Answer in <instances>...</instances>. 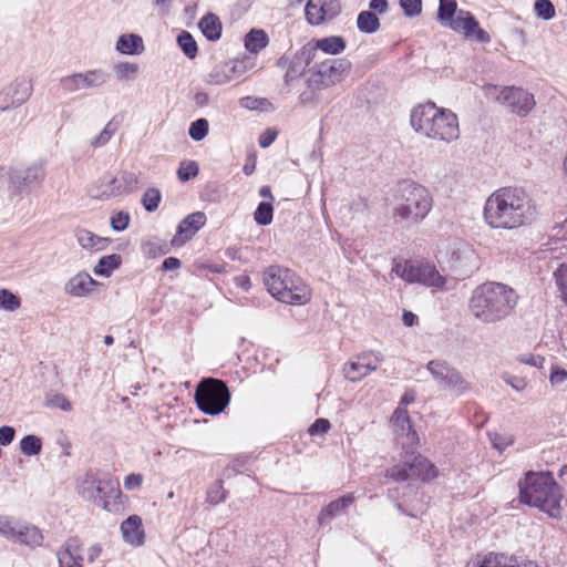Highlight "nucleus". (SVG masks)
Instances as JSON below:
<instances>
[{
  "label": "nucleus",
  "mask_w": 567,
  "mask_h": 567,
  "mask_svg": "<svg viewBox=\"0 0 567 567\" xmlns=\"http://www.w3.org/2000/svg\"><path fill=\"white\" fill-rule=\"evenodd\" d=\"M44 177V169L42 164H33L23 171H16L11 175L12 183L19 186H29Z\"/></svg>",
  "instance_id": "26"
},
{
  "label": "nucleus",
  "mask_w": 567,
  "mask_h": 567,
  "mask_svg": "<svg viewBox=\"0 0 567 567\" xmlns=\"http://www.w3.org/2000/svg\"><path fill=\"white\" fill-rule=\"evenodd\" d=\"M518 486L522 503L538 507L553 518L560 517L563 493L550 472H528Z\"/></svg>",
  "instance_id": "4"
},
{
  "label": "nucleus",
  "mask_w": 567,
  "mask_h": 567,
  "mask_svg": "<svg viewBox=\"0 0 567 567\" xmlns=\"http://www.w3.org/2000/svg\"><path fill=\"white\" fill-rule=\"evenodd\" d=\"M121 265V256L116 254L103 256L93 268V272L97 276L109 277L111 272Z\"/></svg>",
  "instance_id": "37"
},
{
  "label": "nucleus",
  "mask_w": 567,
  "mask_h": 567,
  "mask_svg": "<svg viewBox=\"0 0 567 567\" xmlns=\"http://www.w3.org/2000/svg\"><path fill=\"white\" fill-rule=\"evenodd\" d=\"M76 239L79 245L84 249L94 251L103 250L107 247L110 240L107 238L99 237L86 229H80L76 231Z\"/></svg>",
  "instance_id": "29"
},
{
  "label": "nucleus",
  "mask_w": 567,
  "mask_h": 567,
  "mask_svg": "<svg viewBox=\"0 0 567 567\" xmlns=\"http://www.w3.org/2000/svg\"><path fill=\"white\" fill-rule=\"evenodd\" d=\"M33 84L25 76H18L0 90V111L20 107L32 95Z\"/></svg>",
  "instance_id": "15"
},
{
  "label": "nucleus",
  "mask_w": 567,
  "mask_h": 567,
  "mask_svg": "<svg viewBox=\"0 0 567 567\" xmlns=\"http://www.w3.org/2000/svg\"><path fill=\"white\" fill-rule=\"evenodd\" d=\"M274 215V207L270 202L259 203L257 209L254 213V219L256 224L260 226H267L271 224Z\"/></svg>",
  "instance_id": "42"
},
{
  "label": "nucleus",
  "mask_w": 567,
  "mask_h": 567,
  "mask_svg": "<svg viewBox=\"0 0 567 567\" xmlns=\"http://www.w3.org/2000/svg\"><path fill=\"white\" fill-rule=\"evenodd\" d=\"M323 0H309L305 8L306 19L310 24L318 25L324 21Z\"/></svg>",
  "instance_id": "38"
},
{
  "label": "nucleus",
  "mask_w": 567,
  "mask_h": 567,
  "mask_svg": "<svg viewBox=\"0 0 567 567\" xmlns=\"http://www.w3.org/2000/svg\"><path fill=\"white\" fill-rule=\"evenodd\" d=\"M117 186H121V194L135 192L138 188V177L134 172L124 171Z\"/></svg>",
  "instance_id": "45"
},
{
  "label": "nucleus",
  "mask_w": 567,
  "mask_h": 567,
  "mask_svg": "<svg viewBox=\"0 0 567 567\" xmlns=\"http://www.w3.org/2000/svg\"><path fill=\"white\" fill-rule=\"evenodd\" d=\"M130 220L128 213L118 212L111 217V227L115 231H123L128 227Z\"/></svg>",
  "instance_id": "55"
},
{
  "label": "nucleus",
  "mask_w": 567,
  "mask_h": 567,
  "mask_svg": "<svg viewBox=\"0 0 567 567\" xmlns=\"http://www.w3.org/2000/svg\"><path fill=\"white\" fill-rule=\"evenodd\" d=\"M560 298L567 305V261L561 264L554 272Z\"/></svg>",
  "instance_id": "49"
},
{
  "label": "nucleus",
  "mask_w": 567,
  "mask_h": 567,
  "mask_svg": "<svg viewBox=\"0 0 567 567\" xmlns=\"http://www.w3.org/2000/svg\"><path fill=\"white\" fill-rule=\"evenodd\" d=\"M357 27L362 33H374L380 28V20L372 11H361L357 19Z\"/></svg>",
  "instance_id": "35"
},
{
  "label": "nucleus",
  "mask_w": 567,
  "mask_h": 567,
  "mask_svg": "<svg viewBox=\"0 0 567 567\" xmlns=\"http://www.w3.org/2000/svg\"><path fill=\"white\" fill-rule=\"evenodd\" d=\"M518 302L516 291L502 282L486 281L471 293L467 309L483 324H495L506 320Z\"/></svg>",
  "instance_id": "2"
},
{
  "label": "nucleus",
  "mask_w": 567,
  "mask_h": 567,
  "mask_svg": "<svg viewBox=\"0 0 567 567\" xmlns=\"http://www.w3.org/2000/svg\"><path fill=\"white\" fill-rule=\"evenodd\" d=\"M226 499V492L220 481L215 482L207 491L206 501L210 505H218Z\"/></svg>",
  "instance_id": "50"
},
{
  "label": "nucleus",
  "mask_w": 567,
  "mask_h": 567,
  "mask_svg": "<svg viewBox=\"0 0 567 567\" xmlns=\"http://www.w3.org/2000/svg\"><path fill=\"white\" fill-rule=\"evenodd\" d=\"M96 285V280H94L87 272L82 271L69 279L65 285V291L74 297H84L92 292Z\"/></svg>",
  "instance_id": "22"
},
{
  "label": "nucleus",
  "mask_w": 567,
  "mask_h": 567,
  "mask_svg": "<svg viewBox=\"0 0 567 567\" xmlns=\"http://www.w3.org/2000/svg\"><path fill=\"white\" fill-rule=\"evenodd\" d=\"M426 368L439 386H443L456 396H462L473 389L472 383L446 361L431 360Z\"/></svg>",
  "instance_id": "13"
},
{
  "label": "nucleus",
  "mask_w": 567,
  "mask_h": 567,
  "mask_svg": "<svg viewBox=\"0 0 567 567\" xmlns=\"http://www.w3.org/2000/svg\"><path fill=\"white\" fill-rule=\"evenodd\" d=\"M484 94L486 97L508 106L513 113L522 117L528 115L536 105L534 95L522 87H498L488 84L484 86Z\"/></svg>",
  "instance_id": "11"
},
{
  "label": "nucleus",
  "mask_w": 567,
  "mask_h": 567,
  "mask_svg": "<svg viewBox=\"0 0 567 567\" xmlns=\"http://www.w3.org/2000/svg\"><path fill=\"white\" fill-rule=\"evenodd\" d=\"M16 524L8 516H0V536L11 539L14 537Z\"/></svg>",
  "instance_id": "57"
},
{
  "label": "nucleus",
  "mask_w": 567,
  "mask_h": 567,
  "mask_svg": "<svg viewBox=\"0 0 567 567\" xmlns=\"http://www.w3.org/2000/svg\"><path fill=\"white\" fill-rule=\"evenodd\" d=\"M483 216L493 229L513 230L532 221L534 208L524 189L501 187L487 197Z\"/></svg>",
  "instance_id": "1"
},
{
  "label": "nucleus",
  "mask_w": 567,
  "mask_h": 567,
  "mask_svg": "<svg viewBox=\"0 0 567 567\" xmlns=\"http://www.w3.org/2000/svg\"><path fill=\"white\" fill-rule=\"evenodd\" d=\"M400 7L406 17L413 18L422 12V0H400Z\"/></svg>",
  "instance_id": "54"
},
{
  "label": "nucleus",
  "mask_w": 567,
  "mask_h": 567,
  "mask_svg": "<svg viewBox=\"0 0 567 567\" xmlns=\"http://www.w3.org/2000/svg\"><path fill=\"white\" fill-rule=\"evenodd\" d=\"M330 422L327 419H317L309 427L310 435L324 434L330 430Z\"/></svg>",
  "instance_id": "59"
},
{
  "label": "nucleus",
  "mask_w": 567,
  "mask_h": 567,
  "mask_svg": "<svg viewBox=\"0 0 567 567\" xmlns=\"http://www.w3.org/2000/svg\"><path fill=\"white\" fill-rule=\"evenodd\" d=\"M206 215L203 212H195L184 218L178 227L177 234L172 240L174 246H182L189 240L205 224Z\"/></svg>",
  "instance_id": "18"
},
{
  "label": "nucleus",
  "mask_w": 567,
  "mask_h": 567,
  "mask_svg": "<svg viewBox=\"0 0 567 567\" xmlns=\"http://www.w3.org/2000/svg\"><path fill=\"white\" fill-rule=\"evenodd\" d=\"M466 567H513V559L503 554L489 553L485 556H477L467 563Z\"/></svg>",
  "instance_id": "28"
},
{
  "label": "nucleus",
  "mask_w": 567,
  "mask_h": 567,
  "mask_svg": "<svg viewBox=\"0 0 567 567\" xmlns=\"http://www.w3.org/2000/svg\"><path fill=\"white\" fill-rule=\"evenodd\" d=\"M432 204L427 188L414 182H403L394 195L393 216L406 225L419 224L429 215Z\"/></svg>",
  "instance_id": "7"
},
{
  "label": "nucleus",
  "mask_w": 567,
  "mask_h": 567,
  "mask_svg": "<svg viewBox=\"0 0 567 567\" xmlns=\"http://www.w3.org/2000/svg\"><path fill=\"white\" fill-rule=\"evenodd\" d=\"M392 271L409 284H420L440 290H443L446 285V277L441 275L435 265L429 261L396 262Z\"/></svg>",
  "instance_id": "10"
},
{
  "label": "nucleus",
  "mask_w": 567,
  "mask_h": 567,
  "mask_svg": "<svg viewBox=\"0 0 567 567\" xmlns=\"http://www.w3.org/2000/svg\"><path fill=\"white\" fill-rule=\"evenodd\" d=\"M381 362L382 357L379 353H363L351 361V369L363 368L362 373L367 377L370 372L375 371Z\"/></svg>",
  "instance_id": "33"
},
{
  "label": "nucleus",
  "mask_w": 567,
  "mask_h": 567,
  "mask_svg": "<svg viewBox=\"0 0 567 567\" xmlns=\"http://www.w3.org/2000/svg\"><path fill=\"white\" fill-rule=\"evenodd\" d=\"M110 81V74L103 69H90L62 76L59 85L65 94L84 90H99Z\"/></svg>",
  "instance_id": "14"
},
{
  "label": "nucleus",
  "mask_w": 567,
  "mask_h": 567,
  "mask_svg": "<svg viewBox=\"0 0 567 567\" xmlns=\"http://www.w3.org/2000/svg\"><path fill=\"white\" fill-rule=\"evenodd\" d=\"M324 11L323 17L324 19H332L334 18L341 10L340 3L338 0H328L323 1Z\"/></svg>",
  "instance_id": "60"
},
{
  "label": "nucleus",
  "mask_w": 567,
  "mask_h": 567,
  "mask_svg": "<svg viewBox=\"0 0 567 567\" xmlns=\"http://www.w3.org/2000/svg\"><path fill=\"white\" fill-rule=\"evenodd\" d=\"M410 123L417 134L430 140L451 143L460 136L457 115L433 102L414 106L411 110Z\"/></svg>",
  "instance_id": "3"
},
{
  "label": "nucleus",
  "mask_w": 567,
  "mask_h": 567,
  "mask_svg": "<svg viewBox=\"0 0 567 567\" xmlns=\"http://www.w3.org/2000/svg\"><path fill=\"white\" fill-rule=\"evenodd\" d=\"M20 307V299L7 289L0 290V308L14 311Z\"/></svg>",
  "instance_id": "51"
},
{
  "label": "nucleus",
  "mask_w": 567,
  "mask_h": 567,
  "mask_svg": "<svg viewBox=\"0 0 567 567\" xmlns=\"http://www.w3.org/2000/svg\"><path fill=\"white\" fill-rule=\"evenodd\" d=\"M16 435V431L13 427L4 425L0 427V445H9Z\"/></svg>",
  "instance_id": "64"
},
{
  "label": "nucleus",
  "mask_w": 567,
  "mask_h": 567,
  "mask_svg": "<svg viewBox=\"0 0 567 567\" xmlns=\"http://www.w3.org/2000/svg\"><path fill=\"white\" fill-rule=\"evenodd\" d=\"M121 532L126 543L136 546L143 544L144 530L140 516L132 515L126 518L121 525Z\"/></svg>",
  "instance_id": "23"
},
{
  "label": "nucleus",
  "mask_w": 567,
  "mask_h": 567,
  "mask_svg": "<svg viewBox=\"0 0 567 567\" xmlns=\"http://www.w3.org/2000/svg\"><path fill=\"white\" fill-rule=\"evenodd\" d=\"M437 20L444 27L462 33L480 43H489L491 35L483 30L475 17L466 10H457L456 0H440Z\"/></svg>",
  "instance_id": "8"
},
{
  "label": "nucleus",
  "mask_w": 567,
  "mask_h": 567,
  "mask_svg": "<svg viewBox=\"0 0 567 567\" xmlns=\"http://www.w3.org/2000/svg\"><path fill=\"white\" fill-rule=\"evenodd\" d=\"M20 544H24L31 547L41 546L43 542V535L41 530L33 525L16 524L14 537Z\"/></svg>",
  "instance_id": "25"
},
{
  "label": "nucleus",
  "mask_w": 567,
  "mask_h": 567,
  "mask_svg": "<svg viewBox=\"0 0 567 567\" xmlns=\"http://www.w3.org/2000/svg\"><path fill=\"white\" fill-rule=\"evenodd\" d=\"M354 503V497L352 494L344 495L336 501L330 502L326 507H323L318 516L319 524L326 525L329 523L334 516L341 514L346 511L350 505Z\"/></svg>",
  "instance_id": "24"
},
{
  "label": "nucleus",
  "mask_w": 567,
  "mask_h": 567,
  "mask_svg": "<svg viewBox=\"0 0 567 567\" xmlns=\"http://www.w3.org/2000/svg\"><path fill=\"white\" fill-rule=\"evenodd\" d=\"M534 12L537 18L545 21L551 20L556 14L555 7L550 0H536Z\"/></svg>",
  "instance_id": "44"
},
{
  "label": "nucleus",
  "mask_w": 567,
  "mask_h": 567,
  "mask_svg": "<svg viewBox=\"0 0 567 567\" xmlns=\"http://www.w3.org/2000/svg\"><path fill=\"white\" fill-rule=\"evenodd\" d=\"M239 104L247 110H262L268 101L264 97L245 96L239 100Z\"/></svg>",
  "instance_id": "56"
},
{
  "label": "nucleus",
  "mask_w": 567,
  "mask_h": 567,
  "mask_svg": "<svg viewBox=\"0 0 567 567\" xmlns=\"http://www.w3.org/2000/svg\"><path fill=\"white\" fill-rule=\"evenodd\" d=\"M363 368L358 367L357 369H351V362L344 365L343 372L346 378L351 382L360 381L365 374L362 373Z\"/></svg>",
  "instance_id": "61"
},
{
  "label": "nucleus",
  "mask_w": 567,
  "mask_h": 567,
  "mask_svg": "<svg viewBox=\"0 0 567 567\" xmlns=\"http://www.w3.org/2000/svg\"><path fill=\"white\" fill-rule=\"evenodd\" d=\"M177 44L188 59H194L197 55V43L188 31H182L177 35Z\"/></svg>",
  "instance_id": "40"
},
{
  "label": "nucleus",
  "mask_w": 567,
  "mask_h": 567,
  "mask_svg": "<svg viewBox=\"0 0 567 567\" xmlns=\"http://www.w3.org/2000/svg\"><path fill=\"white\" fill-rule=\"evenodd\" d=\"M82 543L78 537L69 538L58 551L59 567H83Z\"/></svg>",
  "instance_id": "19"
},
{
  "label": "nucleus",
  "mask_w": 567,
  "mask_h": 567,
  "mask_svg": "<svg viewBox=\"0 0 567 567\" xmlns=\"http://www.w3.org/2000/svg\"><path fill=\"white\" fill-rule=\"evenodd\" d=\"M162 195L159 189L157 188H148L142 197V204L145 208V210L152 213L155 212L158 208V205L161 203Z\"/></svg>",
  "instance_id": "47"
},
{
  "label": "nucleus",
  "mask_w": 567,
  "mask_h": 567,
  "mask_svg": "<svg viewBox=\"0 0 567 567\" xmlns=\"http://www.w3.org/2000/svg\"><path fill=\"white\" fill-rule=\"evenodd\" d=\"M269 38L264 30L252 29L245 37V47L251 53H258L267 47Z\"/></svg>",
  "instance_id": "32"
},
{
  "label": "nucleus",
  "mask_w": 567,
  "mask_h": 567,
  "mask_svg": "<svg viewBox=\"0 0 567 567\" xmlns=\"http://www.w3.org/2000/svg\"><path fill=\"white\" fill-rule=\"evenodd\" d=\"M203 34L209 41H217L221 37V22L214 13L205 14L198 23Z\"/></svg>",
  "instance_id": "30"
},
{
  "label": "nucleus",
  "mask_w": 567,
  "mask_h": 567,
  "mask_svg": "<svg viewBox=\"0 0 567 567\" xmlns=\"http://www.w3.org/2000/svg\"><path fill=\"white\" fill-rule=\"evenodd\" d=\"M381 362L382 357L379 353H363L351 361V369L363 368L362 373L367 377L370 372L375 371Z\"/></svg>",
  "instance_id": "34"
},
{
  "label": "nucleus",
  "mask_w": 567,
  "mask_h": 567,
  "mask_svg": "<svg viewBox=\"0 0 567 567\" xmlns=\"http://www.w3.org/2000/svg\"><path fill=\"white\" fill-rule=\"evenodd\" d=\"M115 49L122 54H141L144 51L143 39L134 33L122 34L116 41Z\"/></svg>",
  "instance_id": "27"
},
{
  "label": "nucleus",
  "mask_w": 567,
  "mask_h": 567,
  "mask_svg": "<svg viewBox=\"0 0 567 567\" xmlns=\"http://www.w3.org/2000/svg\"><path fill=\"white\" fill-rule=\"evenodd\" d=\"M351 63L347 59H327L317 64L307 83L311 90H321L341 82L349 73Z\"/></svg>",
  "instance_id": "12"
},
{
  "label": "nucleus",
  "mask_w": 567,
  "mask_h": 567,
  "mask_svg": "<svg viewBox=\"0 0 567 567\" xmlns=\"http://www.w3.org/2000/svg\"><path fill=\"white\" fill-rule=\"evenodd\" d=\"M199 168L194 161H184L181 163L177 169V176L179 181L187 182L198 175Z\"/></svg>",
  "instance_id": "48"
},
{
  "label": "nucleus",
  "mask_w": 567,
  "mask_h": 567,
  "mask_svg": "<svg viewBox=\"0 0 567 567\" xmlns=\"http://www.w3.org/2000/svg\"><path fill=\"white\" fill-rule=\"evenodd\" d=\"M195 402L203 413L218 415L228 406L230 392L221 380L203 379L196 388Z\"/></svg>",
  "instance_id": "9"
},
{
  "label": "nucleus",
  "mask_w": 567,
  "mask_h": 567,
  "mask_svg": "<svg viewBox=\"0 0 567 567\" xmlns=\"http://www.w3.org/2000/svg\"><path fill=\"white\" fill-rule=\"evenodd\" d=\"M268 292L278 301L288 305H305L311 298V290L292 270L270 266L262 276Z\"/></svg>",
  "instance_id": "6"
},
{
  "label": "nucleus",
  "mask_w": 567,
  "mask_h": 567,
  "mask_svg": "<svg viewBox=\"0 0 567 567\" xmlns=\"http://www.w3.org/2000/svg\"><path fill=\"white\" fill-rule=\"evenodd\" d=\"M47 405L59 408L62 411H71L72 410V403L69 401V399L61 393H54L47 396Z\"/></svg>",
  "instance_id": "52"
},
{
  "label": "nucleus",
  "mask_w": 567,
  "mask_h": 567,
  "mask_svg": "<svg viewBox=\"0 0 567 567\" xmlns=\"http://www.w3.org/2000/svg\"><path fill=\"white\" fill-rule=\"evenodd\" d=\"M411 463H403L400 465H395L389 471V476L395 481H405L412 478V472L409 471Z\"/></svg>",
  "instance_id": "53"
},
{
  "label": "nucleus",
  "mask_w": 567,
  "mask_h": 567,
  "mask_svg": "<svg viewBox=\"0 0 567 567\" xmlns=\"http://www.w3.org/2000/svg\"><path fill=\"white\" fill-rule=\"evenodd\" d=\"M476 260H477V258H476L474 251L466 245H463V244L456 245L455 244L451 248L450 261H451V266L454 269L471 271L473 268H477Z\"/></svg>",
  "instance_id": "21"
},
{
  "label": "nucleus",
  "mask_w": 567,
  "mask_h": 567,
  "mask_svg": "<svg viewBox=\"0 0 567 567\" xmlns=\"http://www.w3.org/2000/svg\"><path fill=\"white\" fill-rule=\"evenodd\" d=\"M391 426L394 434L402 439V446L410 447L416 444L417 434L412 429L409 412L402 406H398L391 417Z\"/></svg>",
  "instance_id": "16"
},
{
  "label": "nucleus",
  "mask_w": 567,
  "mask_h": 567,
  "mask_svg": "<svg viewBox=\"0 0 567 567\" xmlns=\"http://www.w3.org/2000/svg\"><path fill=\"white\" fill-rule=\"evenodd\" d=\"M87 194L94 199L107 200L121 195V186L115 177L103 176L89 187Z\"/></svg>",
  "instance_id": "20"
},
{
  "label": "nucleus",
  "mask_w": 567,
  "mask_h": 567,
  "mask_svg": "<svg viewBox=\"0 0 567 567\" xmlns=\"http://www.w3.org/2000/svg\"><path fill=\"white\" fill-rule=\"evenodd\" d=\"M117 126L112 121H110L101 131V133L90 141V145L94 148L106 145L115 134Z\"/></svg>",
  "instance_id": "43"
},
{
  "label": "nucleus",
  "mask_w": 567,
  "mask_h": 567,
  "mask_svg": "<svg viewBox=\"0 0 567 567\" xmlns=\"http://www.w3.org/2000/svg\"><path fill=\"white\" fill-rule=\"evenodd\" d=\"M143 483V476L141 474H130L124 480V487L128 491L138 488Z\"/></svg>",
  "instance_id": "63"
},
{
  "label": "nucleus",
  "mask_w": 567,
  "mask_h": 567,
  "mask_svg": "<svg viewBox=\"0 0 567 567\" xmlns=\"http://www.w3.org/2000/svg\"><path fill=\"white\" fill-rule=\"evenodd\" d=\"M78 494L103 509L116 513L123 508L117 480L100 471H89L76 485Z\"/></svg>",
  "instance_id": "5"
},
{
  "label": "nucleus",
  "mask_w": 567,
  "mask_h": 567,
  "mask_svg": "<svg viewBox=\"0 0 567 567\" xmlns=\"http://www.w3.org/2000/svg\"><path fill=\"white\" fill-rule=\"evenodd\" d=\"M208 130H209L208 121L206 118L202 117V118L194 121L190 124L188 134L194 141L199 142L207 136Z\"/></svg>",
  "instance_id": "46"
},
{
  "label": "nucleus",
  "mask_w": 567,
  "mask_h": 567,
  "mask_svg": "<svg viewBox=\"0 0 567 567\" xmlns=\"http://www.w3.org/2000/svg\"><path fill=\"white\" fill-rule=\"evenodd\" d=\"M317 48L324 53L339 54L346 49V41L343 38L333 35L320 39L317 41Z\"/></svg>",
  "instance_id": "39"
},
{
  "label": "nucleus",
  "mask_w": 567,
  "mask_h": 567,
  "mask_svg": "<svg viewBox=\"0 0 567 567\" xmlns=\"http://www.w3.org/2000/svg\"><path fill=\"white\" fill-rule=\"evenodd\" d=\"M20 450L27 456H34L41 453L42 441L37 435H25L20 441Z\"/></svg>",
  "instance_id": "41"
},
{
  "label": "nucleus",
  "mask_w": 567,
  "mask_h": 567,
  "mask_svg": "<svg viewBox=\"0 0 567 567\" xmlns=\"http://www.w3.org/2000/svg\"><path fill=\"white\" fill-rule=\"evenodd\" d=\"M409 471L412 472V478H420L422 481H430L436 476L435 466L425 457H414Z\"/></svg>",
  "instance_id": "31"
},
{
  "label": "nucleus",
  "mask_w": 567,
  "mask_h": 567,
  "mask_svg": "<svg viewBox=\"0 0 567 567\" xmlns=\"http://www.w3.org/2000/svg\"><path fill=\"white\" fill-rule=\"evenodd\" d=\"M241 61H228L217 64L206 76V83L210 85H223L236 80L244 73Z\"/></svg>",
  "instance_id": "17"
},
{
  "label": "nucleus",
  "mask_w": 567,
  "mask_h": 567,
  "mask_svg": "<svg viewBox=\"0 0 567 567\" xmlns=\"http://www.w3.org/2000/svg\"><path fill=\"white\" fill-rule=\"evenodd\" d=\"M140 71V66L133 62H117L113 66V72L118 82L133 81Z\"/></svg>",
  "instance_id": "36"
},
{
  "label": "nucleus",
  "mask_w": 567,
  "mask_h": 567,
  "mask_svg": "<svg viewBox=\"0 0 567 567\" xmlns=\"http://www.w3.org/2000/svg\"><path fill=\"white\" fill-rule=\"evenodd\" d=\"M277 137V132L275 130L268 128L264 133L260 134L258 143L260 147L266 148L270 146Z\"/></svg>",
  "instance_id": "62"
},
{
  "label": "nucleus",
  "mask_w": 567,
  "mask_h": 567,
  "mask_svg": "<svg viewBox=\"0 0 567 567\" xmlns=\"http://www.w3.org/2000/svg\"><path fill=\"white\" fill-rule=\"evenodd\" d=\"M550 237L556 241H567V219L551 227Z\"/></svg>",
  "instance_id": "58"
}]
</instances>
